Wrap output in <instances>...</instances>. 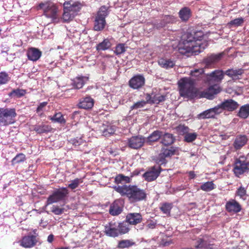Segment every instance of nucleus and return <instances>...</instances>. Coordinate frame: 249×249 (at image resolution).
<instances>
[{"mask_svg": "<svg viewBox=\"0 0 249 249\" xmlns=\"http://www.w3.org/2000/svg\"><path fill=\"white\" fill-rule=\"evenodd\" d=\"M113 188L122 196L126 197L131 203L145 200L147 197L145 190L136 185H118L113 187Z\"/></svg>", "mask_w": 249, "mask_h": 249, "instance_id": "nucleus-1", "label": "nucleus"}, {"mask_svg": "<svg viewBox=\"0 0 249 249\" xmlns=\"http://www.w3.org/2000/svg\"><path fill=\"white\" fill-rule=\"evenodd\" d=\"M207 46L208 43L205 41L203 42H196L192 32H187L183 45L179 47L178 50L182 54L190 53H198L202 52Z\"/></svg>", "mask_w": 249, "mask_h": 249, "instance_id": "nucleus-2", "label": "nucleus"}, {"mask_svg": "<svg viewBox=\"0 0 249 249\" xmlns=\"http://www.w3.org/2000/svg\"><path fill=\"white\" fill-rule=\"evenodd\" d=\"M195 80L191 77L181 78L178 82L180 95L184 98L192 99L197 95L198 90Z\"/></svg>", "mask_w": 249, "mask_h": 249, "instance_id": "nucleus-3", "label": "nucleus"}, {"mask_svg": "<svg viewBox=\"0 0 249 249\" xmlns=\"http://www.w3.org/2000/svg\"><path fill=\"white\" fill-rule=\"evenodd\" d=\"M38 9L43 10V15L51 19L53 22H58V8L57 5L51 0H46L40 2L38 6Z\"/></svg>", "mask_w": 249, "mask_h": 249, "instance_id": "nucleus-4", "label": "nucleus"}, {"mask_svg": "<svg viewBox=\"0 0 249 249\" xmlns=\"http://www.w3.org/2000/svg\"><path fill=\"white\" fill-rule=\"evenodd\" d=\"M17 116L15 108H0V126H7L13 124L16 122Z\"/></svg>", "mask_w": 249, "mask_h": 249, "instance_id": "nucleus-5", "label": "nucleus"}, {"mask_svg": "<svg viewBox=\"0 0 249 249\" xmlns=\"http://www.w3.org/2000/svg\"><path fill=\"white\" fill-rule=\"evenodd\" d=\"M232 171L235 177L241 176L249 171V160L245 156H240L234 160Z\"/></svg>", "mask_w": 249, "mask_h": 249, "instance_id": "nucleus-6", "label": "nucleus"}, {"mask_svg": "<svg viewBox=\"0 0 249 249\" xmlns=\"http://www.w3.org/2000/svg\"><path fill=\"white\" fill-rule=\"evenodd\" d=\"M109 14L108 7L106 6H101L95 17L94 21V30L101 31L103 30L106 25V18Z\"/></svg>", "mask_w": 249, "mask_h": 249, "instance_id": "nucleus-7", "label": "nucleus"}, {"mask_svg": "<svg viewBox=\"0 0 249 249\" xmlns=\"http://www.w3.org/2000/svg\"><path fill=\"white\" fill-rule=\"evenodd\" d=\"M69 194V191L66 187L56 189L48 197L46 205L64 200L67 197Z\"/></svg>", "mask_w": 249, "mask_h": 249, "instance_id": "nucleus-8", "label": "nucleus"}, {"mask_svg": "<svg viewBox=\"0 0 249 249\" xmlns=\"http://www.w3.org/2000/svg\"><path fill=\"white\" fill-rule=\"evenodd\" d=\"M214 246L213 240L209 235H200L196 239V249H213Z\"/></svg>", "mask_w": 249, "mask_h": 249, "instance_id": "nucleus-9", "label": "nucleus"}, {"mask_svg": "<svg viewBox=\"0 0 249 249\" xmlns=\"http://www.w3.org/2000/svg\"><path fill=\"white\" fill-rule=\"evenodd\" d=\"M36 231V230L34 231V234H28L22 237L18 242L19 245L26 249H31L36 246L40 239Z\"/></svg>", "mask_w": 249, "mask_h": 249, "instance_id": "nucleus-10", "label": "nucleus"}, {"mask_svg": "<svg viewBox=\"0 0 249 249\" xmlns=\"http://www.w3.org/2000/svg\"><path fill=\"white\" fill-rule=\"evenodd\" d=\"M177 151V148L176 147H162L157 158L158 162L161 165L166 164L167 162L166 159L170 158L172 156L176 154Z\"/></svg>", "mask_w": 249, "mask_h": 249, "instance_id": "nucleus-11", "label": "nucleus"}, {"mask_svg": "<svg viewBox=\"0 0 249 249\" xmlns=\"http://www.w3.org/2000/svg\"><path fill=\"white\" fill-rule=\"evenodd\" d=\"M224 78V73L221 70H215L212 72L206 74L205 78V83L209 85L218 84Z\"/></svg>", "mask_w": 249, "mask_h": 249, "instance_id": "nucleus-12", "label": "nucleus"}, {"mask_svg": "<svg viewBox=\"0 0 249 249\" xmlns=\"http://www.w3.org/2000/svg\"><path fill=\"white\" fill-rule=\"evenodd\" d=\"M222 88L218 84L210 85L207 89L201 92L200 97L209 100H213L215 96L222 91Z\"/></svg>", "mask_w": 249, "mask_h": 249, "instance_id": "nucleus-13", "label": "nucleus"}, {"mask_svg": "<svg viewBox=\"0 0 249 249\" xmlns=\"http://www.w3.org/2000/svg\"><path fill=\"white\" fill-rule=\"evenodd\" d=\"M161 168L160 166L156 167L154 166L149 168L148 170L143 174V177L147 181H152L155 180L160 175V173Z\"/></svg>", "mask_w": 249, "mask_h": 249, "instance_id": "nucleus-14", "label": "nucleus"}, {"mask_svg": "<svg viewBox=\"0 0 249 249\" xmlns=\"http://www.w3.org/2000/svg\"><path fill=\"white\" fill-rule=\"evenodd\" d=\"M145 84V78L143 75L138 74L129 81V86L134 89H139L144 86Z\"/></svg>", "mask_w": 249, "mask_h": 249, "instance_id": "nucleus-15", "label": "nucleus"}, {"mask_svg": "<svg viewBox=\"0 0 249 249\" xmlns=\"http://www.w3.org/2000/svg\"><path fill=\"white\" fill-rule=\"evenodd\" d=\"M105 233L108 236L118 237L119 235L117 222H110L105 228Z\"/></svg>", "mask_w": 249, "mask_h": 249, "instance_id": "nucleus-16", "label": "nucleus"}, {"mask_svg": "<svg viewBox=\"0 0 249 249\" xmlns=\"http://www.w3.org/2000/svg\"><path fill=\"white\" fill-rule=\"evenodd\" d=\"M144 142L145 139L142 136H133L128 139V145L132 149H138L143 146Z\"/></svg>", "mask_w": 249, "mask_h": 249, "instance_id": "nucleus-17", "label": "nucleus"}, {"mask_svg": "<svg viewBox=\"0 0 249 249\" xmlns=\"http://www.w3.org/2000/svg\"><path fill=\"white\" fill-rule=\"evenodd\" d=\"M125 220L129 225H136L142 222V216L140 213H130L127 214Z\"/></svg>", "mask_w": 249, "mask_h": 249, "instance_id": "nucleus-18", "label": "nucleus"}, {"mask_svg": "<svg viewBox=\"0 0 249 249\" xmlns=\"http://www.w3.org/2000/svg\"><path fill=\"white\" fill-rule=\"evenodd\" d=\"M225 208L229 213H237L241 210V206L235 199H231L226 203Z\"/></svg>", "mask_w": 249, "mask_h": 249, "instance_id": "nucleus-19", "label": "nucleus"}, {"mask_svg": "<svg viewBox=\"0 0 249 249\" xmlns=\"http://www.w3.org/2000/svg\"><path fill=\"white\" fill-rule=\"evenodd\" d=\"M206 74L204 73V70L203 68L195 69L191 70L190 72L191 78L195 80L196 83V81H202L205 83V78Z\"/></svg>", "mask_w": 249, "mask_h": 249, "instance_id": "nucleus-20", "label": "nucleus"}, {"mask_svg": "<svg viewBox=\"0 0 249 249\" xmlns=\"http://www.w3.org/2000/svg\"><path fill=\"white\" fill-rule=\"evenodd\" d=\"M221 106L224 110L233 111L238 108L239 105L232 99H227L221 103Z\"/></svg>", "mask_w": 249, "mask_h": 249, "instance_id": "nucleus-21", "label": "nucleus"}, {"mask_svg": "<svg viewBox=\"0 0 249 249\" xmlns=\"http://www.w3.org/2000/svg\"><path fill=\"white\" fill-rule=\"evenodd\" d=\"M123 206L120 201L116 200L111 205L109 208V213L113 216L118 215L123 211Z\"/></svg>", "mask_w": 249, "mask_h": 249, "instance_id": "nucleus-22", "label": "nucleus"}, {"mask_svg": "<svg viewBox=\"0 0 249 249\" xmlns=\"http://www.w3.org/2000/svg\"><path fill=\"white\" fill-rule=\"evenodd\" d=\"M248 138L245 135H237L233 143L234 148L237 150L243 147L248 142Z\"/></svg>", "mask_w": 249, "mask_h": 249, "instance_id": "nucleus-23", "label": "nucleus"}, {"mask_svg": "<svg viewBox=\"0 0 249 249\" xmlns=\"http://www.w3.org/2000/svg\"><path fill=\"white\" fill-rule=\"evenodd\" d=\"M94 103V100L92 98L86 97L80 99L78 106L80 108L89 109L93 107Z\"/></svg>", "mask_w": 249, "mask_h": 249, "instance_id": "nucleus-24", "label": "nucleus"}, {"mask_svg": "<svg viewBox=\"0 0 249 249\" xmlns=\"http://www.w3.org/2000/svg\"><path fill=\"white\" fill-rule=\"evenodd\" d=\"M222 56V53L218 54H212L203 59V63L206 65V66L208 68L211 65L219 61Z\"/></svg>", "mask_w": 249, "mask_h": 249, "instance_id": "nucleus-25", "label": "nucleus"}, {"mask_svg": "<svg viewBox=\"0 0 249 249\" xmlns=\"http://www.w3.org/2000/svg\"><path fill=\"white\" fill-rule=\"evenodd\" d=\"M41 52L35 48H30L27 53L28 58L33 61L38 60L41 57Z\"/></svg>", "mask_w": 249, "mask_h": 249, "instance_id": "nucleus-26", "label": "nucleus"}, {"mask_svg": "<svg viewBox=\"0 0 249 249\" xmlns=\"http://www.w3.org/2000/svg\"><path fill=\"white\" fill-rule=\"evenodd\" d=\"M175 138L172 134L162 132L160 143L164 146L172 145L175 141Z\"/></svg>", "mask_w": 249, "mask_h": 249, "instance_id": "nucleus-27", "label": "nucleus"}, {"mask_svg": "<svg viewBox=\"0 0 249 249\" xmlns=\"http://www.w3.org/2000/svg\"><path fill=\"white\" fill-rule=\"evenodd\" d=\"M158 64L161 68L168 69L173 68L175 66L176 63L171 59L160 58L158 60Z\"/></svg>", "mask_w": 249, "mask_h": 249, "instance_id": "nucleus-28", "label": "nucleus"}, {"mask_svg": "<svg viewBox=\"0 0 249 249\" xmlns=\"http://www.w3.org/2000/svg\"><path fill=\"white\" fill-rule=\"evenodd\" d=\"M89 79V78L88 76H77L73 79L72 85L75 89H80L83 87Z\"/></svg>", "mask_w": 249, "mask_h": 249, "instance_id": "nucleus-29", "label": "nucleus"}, {"mask_svg": "<svg viewBox=\"0 0 249 249\" xmlns=\"http://www.w3.org/2000/svg\"><path fill=\"white\" fill-rule=\"evenodd\" d=\"M53 128L49 124H41L34 127V130L38 134L47 133L52 131Z\"/></svg>", "mask_w": 249, "mask_h": 249, "instance_id": "nucleus-30", "label": "nucleus"}, {"mask_svg": "<svg viewBox=\"0 0 249 249\" xmlns=\"http://www.w3.org/2000/svg\"><path fill=\"white\" fill-rule=\"evenodd\" d=\"M179 17L182 21H186L191 17L192 13L191 9L188 7H184L180 9L178 13Z\"/></svg>", "mask_w": 249, "mask_h": 249, "instance_id": "nucleus-31", "label": "nucleus"}, {"mask_svg": "<svg viewBox=\"0 0 249 249\" xmlns=\"http://www.w3.org/2000/svg\"><path fill=\"white\" fill-rule=\"evenodd\" d=\"M162 136V131L156 130L154 131L147 138V142H157L160 139Z\"/></svg>", "mask_w": 249, "mask_h": 249, "instance_id": "nucleus-32", "label": "nucleus"}, {"mask_svg": "<svg viewBox=\"0 0 249 249\" xmlns=\"http://www.w3.org/2000/svg\"><path fill=\"white\" fill-rule=\"evenodd\" d=\"M129 225L126 220L123 222H117L119 235L124 234L129 232L130 230Z\"/></svg>", "mask_w": 249, "mask_h": 249, "instance_id": "nucleus-33", "label": "nucleus"}, {"mask_svg": "<svg viewBox=\"0 0 249 249\" xmlns=\"http://www.w3.org/2000/svg\"><path fill=\"white\" fill-rule=\"evenodd\" d=\"M237 116L244 119L249 116V104L243 105L240 107Z\"/></svg>", "mask_w": 249, "mask_h": 249, "instance_id": "nucleus-34", "label": "nucleus"}, {"mask_svg": "<svg viewBox=\"0 0 249 249\" xmlns=\"http://www.w3.org/2000/svg\"><path fill=\"white\" fill-rule=\"evenodd\" d=\"M49 119L53 122L58 123L62 124H65L66 123L63 115L60 112L55 113L53 116H50Z\"/></svg>", "mask_w": 249, "mask_h": 249, "instance_id": "nucleus-35", "label": "nucleus"}, {"mask_svg": "<svg viewBox=\"0 0 249 249\" xmlns=\"http://www.w3.org/2000/svg\"><path fill=\"white\" fill-rule=\"evenodd\" d=\"M26 160V157L25 154L22 153L18 154L11 160V164L14 166L23 163Z\"/></svg>", "mask_w": 249, "mask_h": 249, "instance_id": "nucleus-36", "label": "nucleus"}, {"mask_svg": "<svg viewBox=\"0 0 249 249\" xmlns=\"http://www.w3.org/2000/svg\"><path fill=\"white\" fill-rule=\"evenodd\" d=\"M244 72L242 69L237 70L228 69L225 72V74L232 79L237 78L239 75H242Z\"/></svg>", "mask_w": 249, "mask_h": 249, "instance_id": "nucleus-37", "label": "nucleus"}, {"mask_svg": "<svg viewBox=\"0 0 249 249\" xmlns=\"http://www.w3.org/2000/svg\"><path fill=\"white\" fill-rule=\"evenodd\" d=\"M135 244V243L132 240L129 239L122 240L119 241L117 245V248L123 249L124 248H129Z\"/></svg>", "mask_w": 249, "mask_h": 249, "instance_id": "nucleus-38", "label": "nucleus"}, {"mask_svg": "<svg viewBox=\"0 0 249 249\" xmlns=\"http://www.w3.org/2000/svg\"><path fill=\"white\" fill-rule=\"evenodd\" d=\"M26 94V90L24 89H13L9 93L8 95L10 97L21 98Z\"/></svg>", "mask_w": 249, "mask_h": 249, "instance_id": "nucleus-39", "label": "nucleus"}, {"mask_svg": "<svg viewBox=\"0 0 249 249\" xmlns=\"http://www.w3.org/2000/svg\"><path fill=\"white\" fill-rule=\"evenodd\" d=\"M111 46V43L108 39H105L102 42L96 46L97 51H104L108 49Z\"/></svg>", "mask_w": 249, "mask_h": 249, "instance_id": "nucleus-40", "label": "nucleus"}, {"mask_svg": "<svg viewBox=\"0 0 249 249\" xmlns=\"http://www.w3.org/2000/svg\"><path fill=\"white\" fill-rule=\"evenodd\" d=\"M64 7L67 8V10H69V11L73 13L74 15H75L76 13L80 10L79 5L76 2H74L72 4L68 2H65L64 4Z\"/></svg>", "mask_w": 249, "mask_h": 249, "instance_id": "nucleus-41", "label": "nucleus"}, {"mask_svg": "<svg viewBox=\"0 0 249 249\" xmlns=\"http://www.w3.org/2000/svg\"><path fill=\"white\" fill-rule=\"evenodd\" d=\"M215 188L216 186L212 181L202 183L200 187V189L205 192L211 191Z\"/></svg>", "mask_w": 249, "mask_h": 249, "instance_id": "nucleus-42", "label": "nucleus"}, {"mask_svg": "<svg viewBox=\"0 0 249 249\" xmlns=\"http://www.w3.org/2000/svg\"><path fill=\"white\" fill-rule=\"evenodd\" d=\"M67 8L64 7V12L62 16V19L64 22H68L72 20L75 15Z\"/></svg>", "mask_w": 249, "mask_h": 249, "instance_id": "nucleus-43", "label": "nucleus"}, {"mask_svg": "<svg viewBox=\"0 0 249 249\" xmlns=\"http://www.w3.org/2000/svg\"><path fill=\"white\" fill-rule=\"evenodd\" d=\"M173 207L172 203H164L162 204L160 207V210L163 213L166 214L167 216L170 215V211Z\"/></svg>", "mask_w": 249, "mask_h": 249, "instance_id": "nucleus-44", "label": "nucleus"}, {"mask_svg": "<svg viewBox=\"0 0 249 249\" xmlns=\"http://www.w3.org/2000/svg\"><path fill=\"white\" fill-rule=\"evenodd\" d=\"M214 117L215 115L211 108L205 110L198 115V118L200 119H209L214 118Z\"/></svg>", "mask_w": 249, "mask_h": 249, "instance_id": "nucleus-45", "label": "nucleus"}, {"mask_svg": "<svg viewBox=\"0 0 249 249\" xmlns=\"http://www.w3.org/2000/svg\"><path fill=\"white\" fill-rule=\"evenodd\" d=\"M165 100V96L161 95L159 93H153L152 103L159 104L160 102H162Z\"/></svg>", "mask_w": 249, "mask_h": 249, "instance_id": "nucleus-46", "label": "nucleus"}, {"mask_svg": "<svg viewBox=\"0 0 249 249\" xmlns=\"http://www.w3.org/2000/svg\"><path fill=\"white\" fill-rule=\"evenodd\" d=\"M130 178L127 176H125L123 174H119L116 176L115 178V182L116 184L122 183L123 182L125 183L130 182Z\"/></svg>", "mask_w": 249, "mask_h": 249, "instance_id": "nucleus-47", "label": "nucleus"}, {"mask_svg": "<svg viewBox=\"0 0 249 249\" xmlns=\"http://www.w3.org/2000/svg\"><path fill=\"white\" fill-rule=\"evenodd\" d=\"M11 79L8 74L5 71L0 72V85L7 84Z\"/></svg>", "mask_w": 249, "mask_h": 249, "instance_id": "nucleus-48", "label": "nucleus"}, {"mask_svg": "<svg viewBox=\"0 0 249 249\" xmlns=\"http://www.w3.org/2000/svg\"><path fill=\"white\" fill-rule=\"evenodd\" d=\"M83 182L82 178H76L71 181V183L68 185V188L71 190H74L77 188L80 183Z\"/></svg>", "mask_w": 249, "mask_h": 249, "instance_id": "nucleus-49", "label": "nucleus"}, {"mask_svg": "<svg viewBox=\"0 0 249 249\" xmlns=\"http://www.w3.org/2000/svg\"><path fill=\"white\" fill-rule=\"evenodd\" d=\"M189 128L184 124H179L176 127V130L178 131V132L180 135L184 136L186 135V134L189 132Z\"/></svg>", "mask_w": 249, "mask_h": 249, "instance_id": "nucleus-50", "label": "nucleus"}, {"mask_svg": "<svg viewBox=\"0 0 249 249\" xmlns=\"http://www.w3.org/2000/svg\"><path fill=\"white\" fill-rule=\"evenodd\" d=\"M197 134L196 132L186 134L184 137V140L187 142H191L194 141L197 138Z\"/></svg>", "mask_w": 249, "mask_h": 249, "instance_id": "nucleus-51", "label": "nucleus"}, {"mask_svg": "<svg viewBox=\"0 0 249 249\" xmlns=\"http://www.w3.org/2000/svg\"><path fill=\"white\" fill-rule=\"evenodd\" d=\"M192 33L195 37L196 42H203V41H202V40L204 37V33L202 31H192Z\"/></svg>", "mask_w": 249, "mask_h": 249, "instance_id": "nucleus-52", "label": "nucleus"}, {"mask_svg": "<svg viewBox=\"0 0 249 249\" xmlns=\"http://www.w3.org/2000/svg\"><path fill=\"white\" fill-rule=\"evenodd\" d=\"M125 52V48L124 44L119 43L116 45L115 50H114V53L118 55L124 53Z\"/></svg>", "mask_w": 249, "mask_h": 249, "instance_id": "nucleus-53", "label": "nucleus"}, {"mask_svg": "<svg viewBox=\"0 0 249 249\" xmlns=\"http://www.w3.org/2000/svg\"><path fill=\"white\" fill-rule=\"evenodd\" d=\"M236 195L239 196L241 198H243L247 196L246 188L242 186H240L236 190Z\"/></svg>", "mask_w": 249, "mask_h": 249, "instance_id": "nucleus-54", "label": "nucleus"}, {"mask_svg": "<svg viewBox=\"0 0 249 249\" xmlns=\"http://www.w3.org/2000/svg\"><path fill=\"white\" fill-rule=\"evenodd\" d=\"M146 105V102L144 100H142L135 103L130 107V110L137 109L144 107Z\"/></svg>", "mask_w": 249, "mask_h": 249, "instance_id": "nucleus-55", "label": "nucleus"}, {"mask_svg": "<svg viewBox=\"0 0 249 249\" xmlns=\"http://www.w3.org/2000/svg\"><path fill=\"white\" fill-rule=\"evenodd\" d=\"M243 22L244 19L242 18H237L229 22L228 23V25L238 26L241 25L243 23Z\"/></svg>", "mask_w": 249, "mask_h": 249, "instance_id": "nucleus-56", "label": "nucleus"}, {"mask_svg": "<svg viewBox=\"0 0 249 249\" xmlns=\"http://www.w3.org/2000/svg\"><path fill=\"white\" fill-rule=\"evenodd\" d=\"M52 212L56 215H60L64 212V208H60L58 206L53 205L52 207Z\"/></svg>", "mask_w": 249, "mask_h": 249, "instance_id": "nucleus-57", "label": "nucleus"}, {"mask_svg": "<svg viewBox=\"0 0 249 249\" xmlns=\"http://www.w3.org/2000/svg\"><path fill=\"white\" fill-rule=\"evenodd\" d=\"M211 109L212 110V111L215 116V115L219 114L222 112V110H224V109H223V107L221 106V103L217 106L212 108Z\"/></svg>", "mask_w": 249, "mask_h": 249, "instance_id": "nucleus-58", "label": "nucleus"}, {"mask_svg": "<svg viewBox=\"0 0 249 249\" xmlns=\"http://www.w3.org/2000/svg\"><path fill=\"white\" fill-rule=\"evenodd\" d=\"M114 132V129L111 126H107V128L104 129L103 131V133L104 136H107L108 134H113Z\"/></svg>", "mask_w": 249, "mask_h": 249, "instance_id": "nucleus-59", "label": "nucleus"}, {"mask_svg": "<svg viewBox=\"0 0 249 249\" xmlns=\"http://www.w3.org/2000/svg\"><path fill=\"white\" fill-rule=\"evenodd\" d=\"M70 142L73 145L78 146L82 144V140L80 138L72 139L70 141Z\"/></svg>", "mask_w": 249, "mask_h": 249, "instance_id": "nucleus-60", "label": "nucleus"}, {"mask_svg": "<svg viewBox=\"0 0 249 249\" xmlns=\"http://www.w3.org/2000/svg\"><path fill=\"white\" fill-rule=\"evenodd\" d=\"M47 104L48 102H43L41 103L36 108V113H38L40 112L43 111L44 108L47 105Z\"/></svg>", "mask_w": 249, "mask_h": 249, "instance_id": "nucleus-61", "label": "nucleus"}, {"mask_svg": "<svg viewBox=\"0 0 249 249\" xmlns=\"http://www.w3.org/2000/svg\"><path fill=\"white\" fill-rule=\"evenodd\" d=\"M157 223L153 220H148L147 222L146 227L148 229H153L156 228Z\"/></svg>", "mask_w": 249, "mask_h": 249, "instance_id": "nucleus-62", "label": "nucleus"}, {"mask_svg": "<svg viewBox=\"0 0 249 249\" xmlns=\"http://www.w3.org/2000/svg\"><path fill=\"white\" fill-rule=\"evenodd\" d=\"M152 96H153V93H152L151 95H150L149 93H146V98H145L146 101H145V102H146V105L147 103L152 104Z\"/></svg>", "mask_w": 249, "mask_h": 249, "instance_id": "nucleus-63", "label": "nucleus"}, {"mask_svg": "<svg viewBox=\"0 0 249 249\" xmlns=\"http://www.w3.org/2000/svg\"><path fill=\"white\" fill-rule=\"evenodd\" d=\"M189 177L190 179H193L196 177V174L195 172L193 171H191L188 172Z\"/></svg>", "mask_w": 249, "mask_h": 249, "instance_id": "nucleus-64", "label": "nucleus"}]
</instances>
